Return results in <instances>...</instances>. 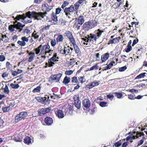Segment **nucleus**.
Here are the masks:
<instances>
[{
    "instance_id": "obj_1",
    "label": "nucleus",
    "mask_w": 147,
    "mask_h": 147,
    "mask_svg": "<svg viewBox=\"0 0 147 147\" xmlns=\"http://www.w3.org/2000/svg\"><path fill=\"white\" fill-rule=\"evenodd\" d=\"M25 25H22L20 22H17L16 24H11L8 26V29L10 32H12L15 31L17 32L18 30L19 32H20L22 30Z\"/></svg>"
},
{
    "instance_id": "obj_2",
    "label": "nucleus",
    "mask_w": 147,
    "mask_h": 147,
    "mask_svg": "<svg viewBox=\"0 0 147 147\" xmlns=\"http://www.w3.org/2000/svg\"><path fill=\"white\" fill-rule=\"evenodd\" d=\"M97 22L95 20L85 22L82 26V29L85 31H88L89 30L97 26Z\"/></svg>"
},
{
    "instance_id": "obj_3",
    "label": "nucleus",
    "mask_w": 147,
    "mask_h": 147,
    "mask_svg": "<svg viewBox=\"0 0 147 147\" xmlns=\"http://www.w3.org/2000/svg\"><path fill=\"white\" fill-rule=\"evenodd\" d=\"M47 11H45L44 12H37L35 11L29 12L30 13V16L33 17L35 19L37 20H41L47 14Z\"/></svg>"
},
{
    "instance_id": "obj_4",
    "label": "nucleus",
    "mask_w": 147,
    "mask_h": 147,
    "mask_svg": "<svg viewBox=\"0 0 147 147\" xmlns=\"http://www.w3.org/2000/svg\"><path fill=\"white\" fill-rule=\"evenodd\" d=\"M30 11H28L26 13V16H25L24 14L22 15H19L18 16L19 18L23 19V22L26 24L27 23H30L32 22V20L31 19V17L34 18L30 16V13L29 12Z\"/></svg>"
},
{
    "instance_id": "obj_5",
    "label": "nucleus",
    "mask_w": 147,
    "mask_h": 147,
    "mask_svg": "<svg viewBox=\"0 0 147 147\" xmlns=\"http://www.w3.org/2000/svg\"><path fill=\"white\" fill-rule=\"evenodd\" d=\"M74 9V7L72 5L68 8H65L64 9V12L65 15L68 18L71 19L72 18V14Z\"/></svg>"
},
{
    "instance_id": "obj_6",
    "label": "nucleus",
    "mask_w": 147,
    "mask_h": 147,
    "mask_svg": "<svg viewBox=\"0 0 147 147\" xmlns=\"http://www.w3.org/2000/svg\"><path fill=\"white\" fill-rule=\"evenodd\" d=\"M28 113L26 111H22L16 115L15 117V121L18 123L22 119H24L28 116Z\"/></svg>"
},
{
    "instance_id": "obj_7",
    "label": "nucleus",
    "mask_w": 147,
    "mask_h": 147,
    "mask_svg": "<svg viewBox=\"0 0 147 147\" xmlns=\"http://www.w3.org/2000/svg\"><path fill=\"white\" fill-rule=\"evenodd\" d=\"M62 75V73H59L58 74L51 75L49 78L50 81L55 82H59L61 77Z\"/></svg>"
},
{
    "instance_id": "obj_8",
    "label": "nucleus",
    "mask_w": 147,
    "mask_h": 147,
    "mask_svg": "<svg viewBox=\"0 0 147 147\" xmlns=\"http://www.w3.org/2000/svg\"><path fill=\"white\" fill-rule=\"evenodd\" d=\"M57 56V53H54L53 57L48 60V62L49 63V67H51L53 66L55 64V62L58 61V60L56 59Z\"/></svg>"
},
{
    "instance_id": "obj_9",
    "label": "nucleus",
    "mask_w": 147,
    "mask_h": 147,
    "mask_svg": "<svg viewBox=\"0 0 147 147\" xmlns=\"http://www.w3.org/2000/svg\"><path fill=\"white\" fill-rule=\"evenodd\" d=\"M51 18L52 20H49L48 21V22H51L52 24L59 25V23H58L57 17L54 12H53L51 13Z\"/></svg>"
},
{
    "instance_id": "obj_10",
    "label": "nucleus",
    "mask_w": 147,
    "mask_h": 147,
    "mask_svg": "<svg viewBox=\"0 0 147 147\" xmlns=\"http://www.w3.org/2000/svg\"><path fill=\"white\" fill-rule=\"evenodd\" d=\"M51 110V107H49L46 108H42L38 111V114L40 116H42L49 112Z\"/></svg>"
},
{
    "instance_id": "obj_11",
    "label": "nucleus",
    "mask_w": 147,
    "mask_h": 147,
    "mask_svg": "<svg viewBox=\"0 0 147 147\" xmlns=\"http://www.w3.org/2000/svg\"><path fill=\"white\" fill-rule=\"evenodd\" d=\"M74 46V49L75 52V53L76 54H77L78 56H81V52L80 51V50L77 46V45L76 44V42L75 41L71 43Z\"/></svg>"
},
{
    "instance_id": "obj_12",
    "label": "nucleus",
    "mask_w": 147,
    "mask_h": 147,
    "mask_svg": "<svg viewBox=\"0 0 147 147\" xmlns=\"http://www.w3.org/2000/svg\"><path fill=\"white\" fill-rule=\"evenodd\" d=\"M65 34L66 36L70 40L71 43L75 41V39L74 38L72 33L69 31H67L65 32Z\"/></svg>"
},
{
    "instance_id": "obj_13",
    "label": "nucleus",
    "mask_w": 147,
    "mask_h": 147,
    "mask_svg": "<svg viewBox=\"0 0 147 147\" xmlns=\"http://www.w3.org/2000/svg\"><path fill=\"white\" fill-rule=\"evenodd\" d=\"M53 6H49L47 4H44L42 5V10L43 11H45L49 12L53 8Z\"/></svg>"
},
{
    "instance_id": "obj_14",
    "label": "nucleus",
    "mask_w": 147,
    "mask_h": 147,
    "mask_svg": "<svg viewBox=\"0 0 147 147\" xmlns=\"http://www.w3.org/2000/svg\"><path fill=\"white\" fill-rule=\"evenodd\" d=\"M82 104L84 107L88 108L90 106L91 103L88 99H85L82 101Z\"/></svg>"
},
{
    "instance_id": "obj_15",
    "label": "nucleus",
    "mask_w": 147,
    "mask_h": 147,
    "mask_svg": "<svg viewBox=\"0 0 147 147\" xmlns=\"http://www.w3.org/2000/svg\"><path fill=\"white\" fill-rule=\"evenodd\" d=\"M42 104L45 105L48 104L50 103V100L49 99V96L47 95H45L44 97H42Z\"/></svg>"
},
{
    "instance_id": "obj_16",
    "label": "nucleus",
    "mask_w": 147,
    "mask_h": 147,
    "mask_svg": "<svg viewBox=\"0 0 147 147\" xmlns=\"http://www.w3.org/2000/svg\"><path fill=\"white\" fill-rule=\"evenodd\" d=\"M81 102L78 97L76 99H74V105L78 109H80L81 107Z\"/></svg>"
},
{
    "instance_id": "obj_17",
    "label": "nucleus",
    "mask_w": 147,
    "mask_h": 147,
    "mask_svg": "<svg viewBox=\"0 0 147 147\" xmlns=\"http://www.w3.org/2000/svg\"><path fill=\"white\" fill-rule=\"evenodd\" d=\"M56 116L59 119L63 118L64 117V114L63 111L61 110H58L55 112Z\"/></svg>"
},
{
    "instance_id": "obj_18",
    "label": "nucleus",
    "mask_w": 147,
    "mask_h": 147,
    "mask_svg": "<svg viewBox=\"0 0 147 147\" xmlns=\"http://www.w3.org/2000/svg\"><path fill=\"white\" fill-rule=\"evenodd\" d=\"M45 122L47 125H51L53 123V120L50 117H46L45 119Z\"/></svg>"
},
{
    "instance_id": "obj_19",
    "label": "nucleus",
    "mask_w": 147,
    "mask_h": 147,
    "mask_svg": "<svg viewBox=\"0 0 147 147\" xmlns=\"http://www.w3.org/2000/svg\"><path fill=\"white\" fill-rule=\"evenodd\" d=\"M42 49L40 52V54H42V53H45V54H46V50L47 49H49L50 48V46L48 43L47 45H44L42 47Z\"/></svg>"
},
{
    "instance_id": "obj_20",
    "label": "nucleus",
    "mask_w": 147,
    "mask_h": 147,
    "mask_svg": "<svg viewBox=\"0 0 147 147\" xmlns=\"http://www.w3.org/2000/svg\"><path fill=\"white\" fill-rule=\"evenodd\" d=\"M109 55L108 53H106L101 56V59L102 63L105 62L108 59Z\"/></svg>"
},
{
    "instance_id": "obj_21",
    "label": "nucleus",
    "mask_w": 147,
    "mask_h": 147,
    "mask_svg": "<svg viewBox=\"0 0 147 147\" xmlns=\"http://www.w3.org/2000/svg\"><path fill=\"white\" fill-rule=\"evenodd\" d=\"M90 36H89L88 35V36L89 39V41L90 42L93 41V40L96 41L97 39L98 38L96 36V34H90Z\"/></svg>"
},
{
    "instance_id": "obj_22",
    "label": "nucleus",
    "mask_w": 147,
    "mask_h": 147,
    "mask_svg": "<svg viewBox=\"0 0 147 147\" xmlns=\"http://www.w3.org/2000/svg\"><path fill=\"white\" fill-rule=\"evenodd\" d=\"M77 20L78 23L81 25H82L84 22V20L83 16H80L79 17Z\"/></svg>"
},
{
    "instance_id": "obj_23",
    "label": "nucleus",
    "mask_w": 147,
    "mask_h": 147,
    "mask_svg": "<svg viewBox=\"0 0 147 147\" xmlns=\"http://www.w3.org/2000/svg\"><path fill=\"white\" fill-rule=\"evenodd\" d=\"M14 140L16 142H21L22 141V137L20 135H18L15 136Z\"/></svg>"
},
{
    "instance_id": "obj_24",
    "label": "nucleus",
    "mask_w": 147,
    "mask_h": 147,
    "mask_svg": "<svg viewBox=\"0 0 147 147\" xmlns=\"http://www.w3.org/2000/svg\"><path fill=\"white\" fill-rule=\"evenodd\" d=\"M103 32V31L100 30V29H98L95 31V34H96V36L98 38L101 35L102 33Z\"/></svg>"
},
{
    "instance_id": "obj_25",
    "label": "nucleus",
    "mask_w": 147,
    "mask_h": 147,
    "mask_svg": "<svg viewBox=\"0 0 147 147\" xmlns=\"http://www.w3.org/2000/svg\"><path fill=\"white\" fill-rule=\"evenodd\" d=\"M70 81V78L67 76H65L63 79V83L65 85L69 83Z\"/></svg>"
},
{
    "instance_id": "obj_26",
    "label": "nucleus",
    "mask_w": 147,
    "mask_h": 147,
    "mask_svg": "<svg viewBox=\"0 0 147 147\" xmlns=\"http://www.w3.org/2000/svg\"><path fill=\"white\" fill-rule=\"evenodd\" d=\"M24 142L26 144H29L31 143V139L29 136H26L24 139Z\"/></svg>"
},
{
    "instance_id": "obj_27",
    "label": "nucleus",
    "mask_w": 147,
    "mask_h": 147,
    "mask_svg": "<svg viewBox=\"0 0 147 147\" xmlns=\"http://www.w3.org/2000/svg\"><path fill=\"white\" fill-rule=\"evenodd\" d=\"M41 84H40L39 86H37L36 88H34L32 91V92L33 93L40 92L41 88Z\"/></svg>"
},
{
    "instance_id": "obj_28",
    "label": "nucleus",
    "mask_w": 147,
    "mask_h": 147,
    "mask_svg": "<svg viewBox=\"0 0 147 147\" xmlns=\"http://www.w3.org/2000/svg\"><path fill=\"white\" fill-rule=\"evenodd\" d=\"M64 49L65 53V56L70 55L71 54V52L70 53V50L69 48H67L65 46H64Z\"/></svg>"
},
{
    "instance_id": "obj_29",
    "label": "nucleus",
    "mask_w": 147,
    "mask_h": 147,
    "mask_svg": "<svg viewBox=\"0 0 147 147\" xmlns=\"http://www.w3.org/2000/svg\"><path fill=\"white\" fill-rule=\"evenodd\" d=\"M42 47V45H40L37 48L34 49V51L36 52V54H38L40 53V50H41V48Z\"/></svg>"
},
{
    "instance_id": "obj_30",
    "label": "nucleus",
    "mask_w": 147,
    "mask_h": 147,
    "mask_svg": "<svg viewBox=\"0 0 147 147\" xmlns=\"http://www.w3.org/2000/svg\"><path fill=\"white\" fill-rule=\"evenodd\" d=\"M146 74V73H142L138 76H137L135 78L136 79H140L142 78H144V77L145 76V74Z\"/></svg>"
},
{
    "instance_id": "obj_31",
    "label": "nucleus",
    "mask_w": 147,
    "mask_h": 147,
    "mask_svg": "<svg viewBox=\"0 0 147 147\" xmlns=\"http://www.w3.org/2000/svg\"><path fill=\"white\" fill-rule=\"evenodd\" d=\"M56 39L57 42H62L64 38L62 35L59 34L58 35Z\"/></svg>"
},
{
    "instance_id": "obj_32",
    "label": "nucleus",
    "mask_w": 147,
    "mask_h": 147,
    "mask_svg": "<svg viewBox=\"0 0 147 147\" xmlns=\"http://www.w3.org/2000/svg\"><path fill=\"white\" fill-rule=\"evenodd\" d=\"M113 65V64L112 62H111L107 66L104 67V69L103 70V71L110 69Z\"/></svg>"
},
{
    "instance_id": "obj_33",
    "label": "nucleus",
    "mask_w": 147,
    "mask_h": 147,
    "mask_svg": "<svg viewBox=\"0 0 147 147\" xmlns=\"http://www.w3.org/2000/svg\"><path fill=\"white\" fill-rule=\"evenodd\" d=\"M114 94H115L118 98H121L123 96L121 92H114L113 93Z\"/></svg>"
},
{
    "instance_id": "obj_34",
    "label": "nucleus",
    "mask_w": 147,
    "mask_h": 147,
    "mask_svg": "<svg viewBox=\"0 0 147 147\" xmlns=\"http://www.w3.org/2000/svg\"><path fill=\"white\" fill-rule=\"evenodd\" d=\"M107 103L104 101H101L99 102V105L102 107H105L107 106Z\"/></svg>"
},
{
    "instance_id": "obj_35",
    "label": "nucleus",
    "mask_w": 147,
    "mask_h": 147,
    "mask_svg": "<svg viewBox=\"0 0 147 147\" xmlns=\"http://www.w3.org/2000/svg\"><path fill=\"white\" fill-rule=\"evenodd\" d=\"M11 87L13 89H17L19 87V85L18 84H14L13 83H11L10 84Z\"/></svg>"
},
{
    "instance_id": "obj_36",
    "label": "nucleus",
    "mask_w": 147,
    "mask_h": 147,
    "mask_svg": "<svg viewBox=\"0 0 147 147\" xmlns=\"http://www.w3.org/2000/svg\"><path fill=\"white\" fill-rule=\"evenodd\" d=\"M136 139V136H128L126 138V140L127 141H128L129 140H131Z\"/></svg>"
},
{
    "instance_id": "obj_37",
    "label": "nucleus",
    "mask_w": 147,
    "mask_h": 147,
    "mask_svg": "<svg viewBox=\"0 0 147 147\" xmlns=\"http://www.w3.org/2000/svg\"><path fill=\"white\" fill-rule=\"evenodd\" d=\"M66 22V21L64 20L63 18L60 19L59 20L58 23H59V25L61 24H65Z\"/></svg>"
},
{
    "instance_id": "obj_38",
    "label": "nucleus",
    "mask_w": 147,
    "mask_h": 147,
    "mask_svg": "<svg viewBox=\"0 0 147 147\" xmlns=\"http://www.w3.org/2000/svg\"><path fill=\"white\" fill-rule=\"evenodd\" d=\"M98 69V67L97 66V64H96L95 65H94L92 67L90 68L89 69V70L91 71L94 70H97Z\"/></svg>"
},
{
    "instance_id": "obj_39",
    "label": "nucleus",
    "mask_w": 147,
    "mask_h": 147,
    "mask_svg": "<svg viewBox=\"0 0 147 147\" xmlns=\"http://www.w3.org/2000/svg\"><path fill=\"white\" fill-rule=\"evenodd\" d=\"M4 92L7 94H8L9 92V90L8 89V87L7 85H6L5 88H4Z\"/></svg>"
},
{
    "instance_id": "obj_40",
    "label": "nucleus",
    "mask_w": 147,
    "mask_h": 147,
    "mask_svg": "<svg viewBox=\"0 0 147 147\" xmlns=\"http://www.w3.org/2000/svg\"><path fill=\"white\" fill-rule=\"evenodd\" d=\"M65 114L67 115L72 114V111L70 109H67L65 110Z\"/></svg>"
},
{
    "instance_id": "obj_41",
    "label": "nucleus",
    "mask_w": 147,
    "mask_h": 147,
    "mask_svg": "<svg viewBox=\"0 0 147 147\" xmlns=\"http://www.w3.org/2000/svg\"><path fill=\"white\" fill-rule=\"evenodd\" d=\"M127 69L126 65L121 67L119 68V71L120 72H122L125 71Z\"/></svg>"
},
{
    "instance_id": "obj_42",
    "label": "nucleus",
    "mask_w": 147,
    "mask_h": 147,
    "mask_svg": "<svg viewBox=\"0 0 147 147\" xmlns=\"http://www.w3.org/2000/svg\"><path fill=\"white\" fill-rule=\"evenodd\" d=\"M70 61L69 62L68 65V66L73 65L75 62V59L74 58L70 59Z\"/></svg>"
},
{
    "instance_id": "obj_43",
    "label": "nucleus",
    "mask_w": 147,
    "mask_h": 147,
    "mask_svg": "<svg viewBox=\"0 0 147 147\" xmlns=\"http://www.w3.org/2000/svg\"><path fill=\"white\" fill-rule=\"evenodd\" d=\"M114 9H117L120 7V4L118 5V3H115L112 6Z\"/></svg>"
},
{
    "instance_id": "obj_44",
    "label": "nucleus",
    "mask_w": 147,
    "mask_h": 147,
    "mask_svg": "<svg viewBox=\"0 0 147 147\" xmlns=\"http://www.w3.org/2000/svg\"><path fill=\"white\" fill-rule=\"evenodd\" d=\"M35 99L38 102L42 104V100H43L42 97L40 96L36 97H35Z\"/></svg>"
},
{
    "instance_id": "obj_45",
    "label": "nucleus",
    "mask_w": 147,
    "mask_h": 147,
    "mask_svg": "<svg viewBox=\"0 0 147 147\" xmlns=\"http://www.w3.org/2000/svg\"><path fill=\"white\" fill-rule=\"evenodd\" d=\"M132 47L131 46H127V48L125 49V51L126 53H128L132 49Z\"/></svg>"
},
{
    "instance_id": "obj_46",
    "label": "nucleus",
    "mask_w": 147,
    "mask_h": 147,
    "mask_svg": "<svg viewBox=\"0 0 147 147\" xmlns=\"http://www.w3.org/2000/svg\"><path fill=\"white\" fill-rule=\"evenodd\" d=\"M86 87L87 88H89V89H90V88L94 87V85H93V82H92L91 83H89L88 85H87Z\"/></svg>"
},
{
    "instance_id": "obj_47",
    "label": "nucleus",
    "mask_w": 147,
    "mask_h": 147,
    "mask_svg": "<svg viewBox=\"0 0 147 147\" xmlns=\"http://www.w3.org/2000/svg\"><path fill=\"white\" fill-rule=\"evenodd\" d=\"M17 43L21 46H24L26 45V44L25 42H23L22 40V41L18 40L17 42Z\"/></svg>"
},
{
    "instance_id": "obj_48",
    "label": "nucleus",
    "mask_w": 147,
    "mask_h": 147,
    "mask_svg": "<svg viewBox=\"0 0 147 147\" xmlns=\"http://www.w3.org/2000/svg\"><path fill=\"white\" fill-rule=\"evenodd\" d=\"M30 37V36H29L28 38H26L25 36H23L21 38V39L23 41V42H28V38Z\"/></svg>"
},
{
    "instance_id": "obj_49",
    "label": "nucleus",
    "mask_w": 147,
    "mask_h": 147,
    "mask_svg": "<svg viewBox=\"0 0 147 147\" xmlns=\"http://www.w3.org/2000/svg\"><path fill=\"white\" fill-rule=\"evenodd\" d=\"M71 82L73 83H77L78 82L77 77L74 76L72 78Z\"/></svg>"
},
{
    "instance_id": "obj_50",
    "label": "nucleus",
    "mask_w": 147,
    "mask_h": 147,
    "mask_svg": "<svg viewBox=\"0 0 147 147\" xmlns=\"http://www.w3.org/2000/svg\"><path fill=\"white\" fill-rule=\"evenodd\" d=\"M121 141L120 140L114 144L115 146L116 147H119L121 145Z\"/></svg>"
},
{
    "instance_id": "obj_51",
    "label": "nucleus",
    "mask_w": 147,
    "mask_h": 147,
    "mask_svg": "<svg viewBox=\"0 0 147 147\" xmlns=\"http://www.w3.org/2000/svg\"><path fill=\"white\" fill-rule=\"evenodd\" d=\"M69 3L67 1H65L61 5V8L63 9Z\"/></svg>"
},
{
    "instance_id": "obj_52",
    "label": "nucleus",
    "mask_w": 147,
    "mask_h": 147,
    "mask_svg": "<svg viewBox=\"0 0 147 147\" xmlns=\"http://www.w3.org/2000/svg\"><path fill=\"white\" fill-rule=\"evenodd\" d=\"M73 71L71 70H67L65 72V74L67 75H71L73 74Z\"/></svg>"
},
{
    "instance_id": "obj_53",
    "label": "nucleus",
    "mask_w": 147,
    "mask_h": 147,
    "mask_svg": "<svg viewBox=\"0 0 147 147\" xmlns=\"http://www.w3.org/2000/svg\"><path fill=\"white\" fill-rule=\"evenodd\" d=\"M61 10V9L59 7L56 8V9L55 13L56 15L59 14Z\"/></svg>"
},
{
    "instance_id": "obj_54",
    "label": "nucleus",
    "mask_w": 147,
    "mask_h": 147,
    "mask_svg": "<svg viewBox=\"0 0 147 147\" xmlns=\"http://www.w3.org/2000/svg\"><path fill=\"white\" fill-rule=\"evenodd\" d=\"M2 110L4 112H6L8 111L9 110V107H3Z\"/></svg>"
},
{
    "instance_id": "obj_55",
    "label": "nucleus",
    "mask_w": 147,
    "mask_h": 147,
    "mask_svg": "<svg viewBox=\"0 0 147 147\" xmlns=\"http://www.w3.org/2000/svg\"><path fill=\"white\" fill-rule=\"evenodd\" d=\"M141 133L139 132H137L136 133V138H138L139 137H141L142 135L143 136L144 134L143 133H142V135L140 134Z\"/></svg>"
},
{
    "instance_id": "obj_56",
    "label": "nucleus",
    "mask_w": 147,
    "mask_h": 147,
    "mask_svg": "<svg viewBox=\"0 0 147 147\" xmlns=\"http://www.w3.org/2000/svg\"><path fill=\"white\" fill-rule=\"evenodd\" d=\"M51 44L52 47H54L56 44V42L55 40H52L51 41Z\"/></svg>"
},
{
    "instance_id": "obj_57",
    "label": "nucleus",
    "mask_w": 147,
    "mask_h": 147,
    "mask_svg": "<svg viewBox=\"0 0 147 147\" xmlns=\"http://www.w3.org/2000/svg\"><path fill=\"white\" fill-rule=\"evenodd\" d=\"M80 5V4L77 2L74 4L75 9L77 10L78 9Z\"/></svg>"
},
{
    "instance_id": "obj_58",
    "label": "nucleus",
    "mask_w": 147,
    "mask_h": 147,
    "mask_svg": "<svg viewBox=\"0 0 147 147\" xmlns=\"http://www.w3.org/2000/svg\"><path fill=\"white\" fill-rule=\"evenodd\" d=\"M35 56H30L28 59V61L29 62H32L35 57Z\"/></svg>"
},
{
    "instance_id": "obj_59",
    "label": "nucleus",
    "mask_w": 147,
    "mask_h": 147,
    "mask_svg": "<svg viewBox=\"0 0 147 147\" xmlns=\"http://www.w3.org/2000/svg\"><path fill=\"white\" fill-rule=\"evenodd\" d=\"M138 39L137 38L134 40L132 43V46H134L135 44L138 42Z\"/></svg>"
},
{
    "instance_id": "obj_60",
    "label": "nucleus",
    "mask_w": 147,
    "mask_h": 147,
    "mask_svg": "<svg viewBox=\"0 0 147 147\" xmlns=\"http://www.w3.org/2000/svg\"><path fill=\"white\" fill-rule=\"evenodd\" d=\"M5 59V57L3 55H0V61H4Z\"/></svg>"
},
{
    "instance_id": "obj_61",
    "label": "nucleus",
    "mask_w": 147,
    "mask_h": 147,
    "mask_svg": "<svg viewBox=\"0 0 147 147\" xmlns=\"http://www.w3.org/2000/svg\"><path fill=\"white\" fill-rule=\"evenodd\" d=\"M144 140H143V139H142L140 140V141L138 142V144L137 146V147H138L139 146L142 144Z\"/></svg>"
},
{
    "instance_id": "obj_62",
    "label": "nucleus",
    "mask_w": 147,
    "mask_h": 147,
    "mask_svg": "<svg viewBox=\"0 0 147 147\" xmlns=\"http://www.w3.org/2000/svg\"><path fill=\"white\" fill-rule=\"evenodd\" d=\"M93 82L94 87L97 86L99 84V82H98L97 81H95Z\"/></svg>"
},
{
    "instance_id": "obj_63",
    "label": "nucleus",
    "mask_w": 147,
    "mask_h": 147,
    "mask_svg": "<svg viewBox=\"0 0 147 147\" xmlns=\"http://www.w3.org/2000/svg\"><path fill=\"white\" fill-rule=\"evenodd\" d=\"M129 91L131 92H135L136 93H137L138 92V90L136 89H131L129 90Z\"/></svg>"
},
{
    "instance_id": "obj_64",
    "label": "nucleus",
    "mask_w": 147,
    "mask_h": 147,
    "mask_svg": "<svg viewBox=\"0 0 147 147\" xmlns=\"http://www.w3.org/2000/svg\"><path fill=\"white\" fill-rule=\"evenodd\" d=\"M107 97L109 99H113L114 98V96L113 94H109L107 95Z\"/></svg>"
}]
</instances>
